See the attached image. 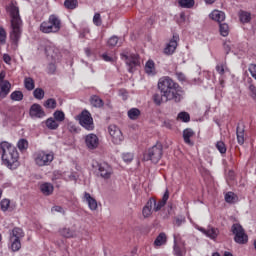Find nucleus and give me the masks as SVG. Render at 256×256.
I'll return each mask as SVG.
<instances>
[{"instance_id": "obj_53", "label": "nucleus", "mask_w": 256, "mask_h": 256, "mask_svg": "<svg viewBox=\"0 0 256 256\" xmlns=\"http://www.w3.org/2000/svg\"><path fill=\"white\" fill-rule=\"evenodd\" d=\"M122 159L125 163H131L133 161V153L128 152L122 155Z\"/></svg>"}, {"instance_id": "obj_19", "label": "nucleus", "mask_w": 256, "mask_h": 256, "mask_svg": "<svg viewBox=\"0 0 256 256\" xmlns=\"http://www.w3.org/2000/svg\"><path fill=\"white\" fill-rule=\"evenodd\" d=\"M153 205H155V199L150 198L146 205L142 209V215L145 219L149 218L150 215H153Z\"/></svg>"}, {"instance_id": "obj_54", "label": "nucleus", "mask_w": 256, "mask_h": 256, "mask_svg": "<svg viewBox=\"0 0 256 256\" xmlns=\"http://www.w3.org/2000/svg\"><path fill=\"white\" fill-rule=\"evenodd\" d=\"M248 71L253 77V79H256V64H249Z\"/></svg>"}, {"instance_id": "obj_23", "label": "nucleus", "mask_w": 256, "mask_h": 256, "mask_svg": "<svg viewBox=\"0 0 256 256\" xmlns=\"http://www.w3.org/2000/svg\"><path fill=\"white\" fill-rule=\"evenodd\" d=\"M198 230L201 231L206 237H209L210 239H217V235H219V230L216 228H208L207 230L203 227L198 228Z\"/></svg>"}, {"instance_id": "obj_31", "label": "nucleus", "mask_w": 256, "mask_h": 256, "mask_svg": "<svg viewBox=\"0 0 256 256\" xmlns=\"http://www.w3.org/2000/svg\"><path fill=\"white\" fill-rule=\"evenodd\" d=\"M186 253H187V250H185V247L179 246V244H177V241H174V255L185 256Z\"/></svg>"}, {"instance_id": "obj_55", "label": "nucleus", "mask_w": 256, "mask_h": 256, "mask_svg": "<svg viewBox=\"0 0 256 256\" xmlns=\"http://www.w3.org/2000/svg\"><path fill=\"white\" fill-rule=\"evenodd\" d=\"M223 47L226 55H229V53H231V42L229 41L224 42Z\"/></svg>"}, {"instance_id": "obj_35", "label": "nucleus", "mask_w": 256, "mask_h": 256, "mask_svg": "<svg viewBox=\"0 0 256 256\" xmlns=\"http://www.w3.org/2000/svg\"><path fill=\"white\" fill-rule=\"evenodd\" d=\"M46 127L51 130L59 129V122L53 118H48L46 120Z\"/></svg>"}, {"instance_id": "obj_40", "label": "nucleus", "mask_w": 256, "mask_h": 256, "mask_svg": "<svg viewBox=\"0 0 256 256\" xmlns=\"http://www.w3.org/2000/svg\"><path fill=\"white\" fill-rule=\"evenodd\" d=\"M219 31L222 37H227V35H229V25L227 23H220Z\"/></svg>"}, {"instance_id": "obj_28", "label": "nucleus", "mask_w": 256, "mask_h": 256, "mask_svg": "<svg viewBox=\"0 0 256 256\" xmlns=\"http://www.w3.org/2000/svg\"><path fill=\"white\" fill-rule=\"evenodd\" d=\"M140 116H141V110H139V108H131L128 111V117L132 121H137V119H139Z\"/></svg>"}, {"instance_id": "obj_4", "label": "nucleus", "mask_w": 256, "mask_h": 256, "mask_svg": "<svg viewBox=\"0 0 256 256\" xmlns=\"http://www.w3.org/2000/svg\"><path fill=\"white\" fill-rule=\"evenodd\" d=\"M41 33H59L61 31V18L52 14L49 16L48 21H44L40 24Z\"/></svg>"}, {"instance_id": "obj_3", "label": "nucleus", "mask_w": 256, "mask_h": 256, "mask_svg": "<svg viewBox=\"0 0 256 256\" xmlns=\"http://www.w3.org/2000/svg\"><path fill=\"white\" fill-rule=\"evenodd\" d=\"M0 149L2 151L3 165L8 169H17L19 167V152L17 148L11 143L4 141L0 143Z\"/></svg>"}, {"instance_id": "obj_39", "label": "nucleus", "mask_w": 256, "mask_h": 256, "mask_svg": "<svg viewBox=\"0 0 256 256\" xmlns=\"http://www.w3.org/2000/svg\"><path fill=\"white\" fill-rule=\"evenodd\" d=\"M44 107L46 109H57V100H55L53 98L47 99L44 102Z\"/></svg>"}, {"instance_id": "obj_61", "label": "nucleus", "mask_w": 256, "mask_h": 256, "mask_svg": "<svg viewBox=\"0 0 256 256\" xmlns=\"http://www.w3.org/2000/svg\"><path fill=\"white\" fill-rule=\"evenodd\" d=\"M3 61H4V63H7V65H10L11 64V56H9V54H4Z\"/></svg>"}, {"instance_id": "obj_41", "label": "nucleus", "mask_w": 256, "mask_h": 256, "mask_svg": "<svg viewBox=\"0 0 256 256\" xmlns=\"http://www.w3.org/2000/svg\"><path fill=\"white\" fill-rule=\"evenodd\" d=\"M216 71L218 74H220L221 77H223V75H225V73H227L229 69L227 68V65H225L224 63H218L216 65Z\"/></svg>"}, {"instance_id": "obj_47", "label": "nucleus", "mask_w": 256, "mask_h": 256, "mask_svg": "<svg viewBox=\"0 0 256 256\" xmlns=\"http://www.w3.org/2000/svg\"><path fill=\"white\" fill-rule=\"evenodd\" d=\"M79 4L77 1H64V7L65 9H68V11H71L73 9H77Z\"/></svg>"}, {"instance_id": "obj_14", "label": "nucleus", "mask_w": 256, "mask_h": 256, "mask_svg": "<svg viewBox=\"0 0 256 256\" xmlns=\"http://www.w3.org/2000/svg\"><path fill=\"white\" fill-rule=\"evenodd\" d=\"M179 45V35L173 34V37L169 41L168 44H166V47L164 48V55H173L175 51L177 50V46Z\"/></svg>"}, {"instance_id": "obj_26", "label": "nucleus", "mask_w": 256, "mask_h": 256, "mask_svg": "<svg viewBox=\"0 0 256 256\" xmlns=\"http://www.w3.org/2000/svg\"><path fill=\"white\" fill-rule=\"evenodd\" d=\"M167 243V234L161 232L154 241V247H161Z\"/></svg>"}, {"instance_id": "obj_10", "label": "nucleus", "mask_w": 256, "mask_h": 256, "mask_svg": "<svg viewBox=\"0 0 256 256\" xmlns=\"http://www.w3.org/2000/svg\"><path fill=\"white\" fill-rule=\"evenodd\" d=\"M92 167L93 169H97L102 179H111V175H113V167H111L107 162H95L92 164Z\"/></svg>"}, {"instance_id": "obj_63", "label": "nucleus", "mask_w": 256, "mask_h": 256, "mask_svg": "<svg viewBox=\"0 0 256 256\" xmlns=\"http://www.w3.org/2000/svg\"><path fill=\"white\" fill-rule=\"evenodd\" d=\"M206 5H213V1H206Z\"/></svg>"}, {"instance_id": "obj_59", "label": "nucleus", "mask_w": 256, "mask_h": 256, "mask_svg": "<svg viewBox=\"0 0 256 256\" xmlns=\"http://www.w3.org/2000/svg\"><path fill=\"white\" fill-rule=\"evenodd\" d=\"M5 77H7V73L5 71L0 72V83L9 82V80H5Z\"/></svg>"}, {"instance_id": "obj_60", "label": "nucleus", "mask_w": 256, "mask_h": 256, "mask_svg": "<svg viewBox=\"0 0 256 256\" xmlns=\"http://www.w3.org/2000/svg\"><path fill=\"white\" fill-rule=\"evenodd\" d=\"M176 77L178 79V81H185L186 80V77H185V74H183L182 72H177L176 73Z\"/></svg>"}, {"instance_id": "obj_21", "label": "nucleus", "mask_w": 256, "mask_h": 256, "mask_svg": "<svg viewBox=\"0 0 256 256\" xmlns=\"http://www.w3.org/2000/svg\"><path fill=\"white\" fill-rule=\"evenodd\" d=\"M11 93V82L0 83V99H5Z\"/></svg>"}, {"instance_id": "obj_7", "label": "nucleus", "mask_w": 256, "mask_h": 256, "mask_svg": "<svg viewBox=\"0 0 256 256\" xmlns=\"http://www.w3.org/2000/svg\"><path fill=\"white\" fill-rule=\"evenodd\" d=\"M231 233L234 235V241L238 245H245L249 242V236L245 233V229L241 224L234 223L231 226Z\"/></svg>"}, {"instance_id": "obj_64", "label": "nucleus", "mask_w": 256, "mask_h": 256, "mask_svg": "<svg viewBox=\"0 0 256 256\" xmlns=\"http://www.w3.org/2000/svg\"><path fill=\"white\" fill-rule=\"evenodd\" d=\"M212 256H221V255H219V253H214Z\"/></svg>"}, {"instance_id": "obj_6", "label": "nucleus", "mask_w": 256, "mask_h": 256, "mask_svg": "<svg viewBox=\"0 0 256 256\" xmlns=\"http://www.w3.org/2000/svg\"><path fill=\"white\" fill-rule=\"evenodd\" d=\"M161 157H163V145L161 143H156L154 146L149 148L144 153V160L151 161L153 163H157L161 161Z\"/></svg>"}, {"instance_id": "obj_8", "label": "nucleus", "mask_w": 256, "mask_h": 256, "mask_svg": "<svg viewBox=\"0 0 256 256\" xmlns=\"http://www.w3.org/2000/svg\"><path fill=\"white\" fill-rule=\"evenodd\" d=\"M24 237L23 229L14 228L10 234L11 250L15 253L21 249V238Z\"/></svg>"}, {"instance_id": "obj_33", "label": "nucleus", "mask_w": 256, "mask_h": 256, "mask_svg": "<svg viewBox=\"0 0 256 256\" xmlns=\"http://www.w3.org/2000/svg\"><path fill=\"white\" fill-rule=\"evenodd\" d=\"M24 87L27 91H33V89H35V80L31 77H26L24 79Z\"/></svg>"}, {"instance_id": "obj_49", "label": "nucleus", "mask_w": 256, "mask_h": 256, "mask_svg": "<svg viewBox=\"0 0 256 256\" xmlns=\"http://www.w3.org/2000/svg\"><path fill=\"white\" fill-rule=\"evenodd\" d=\"M248 91H249V97H251V99H253L256 103V86L253 84H250L248 87Z\"/></svg>"}, {"instance_id": "obj_51", "label": "nucleus", "mask_w": 256, "mask_h": 256, "mask_svg": "<svg viewBox=\"0 0 256 256\" xmlns=\"http://www.w3.org/2000/svg\"><path fill=\"white\" fill-rule=\"evenodd\" d=\"M117 43H119V37L117 36H112L108 42L107 45L108 47H116Z\"/></svg>"}, {"instance_id": "obj_1", "label": "nucleus", "mask_w": 256, "mask_h": 256, "mask_svg": "<svg viewBox=\"0 0 256 256\" xmlns=\"http://www.w3.org/2000/svg\"><path fill=\"white\" fill-rule=\"evenodd\" d=\"M158 89L162 93L165 103L173 101L174 103H181L185 99V90L179 83L175 82L173 78L164 76L158 81Z\"/></svg>"}, {"instance_id": "obj_37", "label": "nucleus", "mask_w": 256, "mask_h": 256, "mask_svg": "<svg viewBox=\"0 0 256 256\" xmlns=\"http://www.w3.org/2000/svg\"><path fill=\"white\" fill-rule=\"evenodd\" d=\"M60 235H62V237H65L66 239H71V237L75 235V232H73V230H71L70 228H62L60 229Z\"/></svg>"}, {"instance_id": "obj_34", "label": "nucleus", "mask_w": 256, "mask_h": 256, "mask_svg": "<svg viewBox=\"0 0 256 256\" xmlns=\"http://www.w3.org/2000/svg\"><path fill=\"white\" fill-rule=\"evenodd\" d=\"M11 207V200L4 198L0 201V209L3 213H7Z\"/></svg>"}, {"instance_id": "obj_48", "label": "nucleus", "mask_w": 256, "mask_h": 256, "mask_svg": "<svg viewBox=\"0 0 256 256\" xmlns=\"http://www.w3.org/2000/svg\"><path fill=\"white\" fill-rule=\"evenodd\" d=\"M178 4L179 7H182L183 9H191L192 7H195V1H179Z\"/></svg>"}, {"instance_id": "obj_43", "label": "nucleus", "mask_w": 256, "mask_h": 256, "mask_svg": "<svg viewBox=\"0 0 256 256\" xmlns=\"http://www.w3.org/2000/svg\"><path fill=\"white\" fill-rule=\"evenodd\" d=\"M33 95L35 99H38V101H41L45 97V91L42 88H36L33 91Z\"/></svg>"}, {"instance_id": "obj_62", "label": "nucleus", "mask_w": 256, "mask_h": 256, "mask_svg": "<svg viewBox=\"0 0 256 256\" xmlns=\"http://www.w3.org/2000/svg\"><path fill=\"white\" fill-rule=\"evenodd\" d=\"M85 53H86L87 57H91V49L85 48Z\"/></svg>"}, {"instance_id": "obj_58", "label": "nucleus", "mask_w": 256, "mask_h": 256, "mask_svg": "<svg viewBox=\"0 0 256 256\" xmlns=\"http://www.w3.org/2000/svg\"><path fill=\"white\" fill-rule=\"evenodd\" d=\"M52 211H55L56 213H62V215H65V210L61 206H54L52 208Z\"/></svg>"}, {"instance_id": "obj_42", "label": "nucleus", "mask_w": 256, "mask_h": 256, "mask_svg": "<svg viewBox=\"0 0 256 256\" xmlns=\"http://www.w3.org/2000/svg\"><path fill=\"white\" fill-rule=\"evenodd\" d=\"M10 99L12 101H23V92L16 90L11 93Z\"/></svg>"}, {"instance_id": "obj_46", "label": "nucleus", "mask_w": 256, "mask_h": 256, "mask_svg": "<svg viewBox=\"0 0 256 256\" xmlns=\"http://www.w3.org/2000/svg\"><path fill=\"white\" fill-rule=\"evenodd\" d=\"M54 119L58 123H63V121H65V113L63 111L57 110L54 112Z\"/></svg>"}, {"instance_id": "obj_9", "label": "nucleus", "mask_w": 256, "mask_h": 256, "mask_svg": "<svg viewBox=\"0 0 256 256\" xmlns=\"http://www.w3.org/2000/svg\"><path fill=\"white\" fill-rule=\"evenodd\" d=\"M45 53L47 57H51L52 61H54L48 64L47 67V73H49V75H53V73L57 71V66L55 65L57 61V49H55L53 45L48 44L45 46Z\"/></svg>"}, {"instance_id": "obj_18", "label": "nucleus", "mask_w": 256, "mask_h": 256, "mask_svg": "<svg viewBox=\"0 0 256 256\" xmlns=\"http://www.w3.org/2000/svg\"><path fill=\"white\" fill-rule=\"evenodd\" d=\"M167 201H169V190L168 189H166V191L160 201L157 202V200H155V204H153V210L155 212L161 211V209H163V207H165V205H167Z\"/></svg>"}, {"instance_id": "obj_13", "label": "nucleus", "mask_w": 256, "mask_h": 256, "mask_svg": "<svg viewBox=\"0 0 256 256\" xmlns=\"http://www.w3.org/2000/svg\"><path fill=\"white\" fill-rule=\"evenodd\" d=\"M121 59H123L126 62V65H128L129 73H133V69L140 65L139 55L136 54H132L130 56L127 54H121Z\"/></svg>"}, {"instance_id": "obj_16", "label": "nucleus", "mask_w": 256, "mask_h": 256, "mask_svg": "<svg viewBox=\"0 0 256 256\" xmlns=\"http://www.w3.org/2000/svg\"><path fill=\"white\" fill-rule=\"evenodd\" d=\"M82 199L87 203L90 211H97L98 209L97 200L93 198L89 192H84Z\"/></svg>"}, {"instance_id": "obj_2", "label": "nucleus", "mask_w": 256, "mask_h": 256, "mask_svg": "<svg viewBox=\"0 0 256 256\" xmlns=\"http://www.w3.org/2000/svg\"><path fill=\"white\" fill-rule=\"evenodd\" d=\"M6 11L9 13L11 19L12 31L10 32V39L13 45H16L17 47L19 40L21 39V34L23 33V30L21 29V27H23V20H21L17 2H10L9 5L6 6Z\"/></svg>"}, {"instance_id": "obj_12", "label": "nucleus", "mask_w": 256, "mask_h": 256, "mask_svg": "<svg viewBox=\"0 0 256 256\" xmlns=\"http://www.w3.org/2000/svg\"><path fill=\"white\" fill-rule=\"evenodd\" d=\"M108 131L114 145H121V143H123V132H121V129H119V127L115 125H110L108 127Z\"/></svg>"}, {"instance_id": "obj_30", "label": "nucleus", "mask_w": 256, "mask_h": 256, "mask_svg": "<svg viewBox=\"0 0 256 256\" xmlns=\"http://www.w3.org/2000/svg\"><path fill=\"white\" fill-rule=\"evenodd\" d=\"M17 147L21 153H25V151L29 149V141H27L25 138H22L17 142Z\"/></svg>"}, {"instance_id": "obj_24", "label": "nucleus", "mask_w": 256, "mask_h": 256, "mask_svg": "<svg viewBox=\"0 0 256 256\" xmlns=\"http://www.w3.org/2000/svg\"><path fill=\"white\" fill-rule=\"evenodd\" d=\"M210 19H212L213 21H217V23L221 24V22L225 21V12L214 10L210 14Z\"/></svg>"}, {"instance_id": "obj_45", "label": "nucleus", "mask_w": 256, "mask_h": 256, "mask_svg": "<svg viewBox=\"0 0 256 256\" xmlns=\"http://www.w3.org/2000/svg\"><path fill=\"white\" fill-rule=\"evenodd\" d=\"M216 149L221 153V155H225L227 153V146L223 141H218L216 143Z\"/></svg>"}, {"instance_id": "obj_20", "label": "nucleus", "mask_w": 256, "mask_h": 256, "mask_svg": "<svg viewBox=\"0 0 256 256\" xmlns=\"http://www.w3.org/2000/svg\"><path fill=\"white\" fill-rule=\"evenodd\" d=\"M191 137H195V131L191 128H186L183 131V139L184 143L186 145H189L190 147H193L195 143L191 140Z\"/></svg>"}, {"instance_id": "obj_29", "label": "nucleus", "mask_w": 256, "mask_h": 256, "mask_svg": "<svg viewBox=\"0 0 256 256\" xmlns=\"http://www.w3.org/2000/svg\"><path fill=\"white\" fill-rule=\"evenodd\" d=\"M239 19L241 23H250L251 22V13L247 11L240 10L239 13Z\"/></svg>"}, {"instance_id": "obj_56", "label": "nucleus", "mask_w": 256, "mask_h": 256, "mask_svg": "<svg viewBox=\"0 0 256 256\" xmlns=\"http://www.w3.org/2000/svg\"><path fill=\"white\" fill-rule=\"evenodd\" d=\"M183 223H185V219H183V218L176 217L174 220V225L176 227H181V225H183Z\"/></svg>"}, {"instance_id": "obj_38", "label": "nucleus", "mask_w": 256, "mask_h": 256, "mask_svg": "<svg viewBox=\"0 0 256 256\" xmlns=\"http://www.w3.org/2000/svg\"><path fill=\"white\" fill-rule=\"evenodd\" d=\"M177 120L182 121V123H189L191 116L187 112H180L177 116Z\"/></svg>"}, {"instance_id": "obj_5", "label": "nucleus", "mask_w": 256, "mask_h": 256, "mask_svg": "<svg viewBox=\"0 0 256 256\" xmlns=\"http://www.w3.org/2000/svg\"><path fill=\"white\" fill-rule=\"evenodd\" d=\"M54 159L53 151L40 150L34 153V162L38 167H47L53 163Z\"/></svg>"}, {"instance_id": "obj_15", "label": "nucleus", "mask_w": 256, "mask_h": 256, "mask_svg": "<svg viewBox=\"0 0 256 256\" xmlns=\"http://www.w3.org/2000/svg\"><path fill=\"white\" fill-rule=\"evenodd\" d=\"M29 115L32 119H43L45 117V110L40 104L34 103L31 105Z\"/></svg>"}, {"instance_id": "obj_22", "label": "nucleus", "mask_w": 256, "mask_h": 256, "mask_svg": "<svg viewBox=\"0 0 256 256\" xmlns=\"http://www.w3.org/2000/svg\"><path fill=\"white\" fill-rule=\"evenodd\" d=\"M40 191L46 197H49V195H53V191H55V187L53 186V184H51L49 182H45L40 185Z\"/></svg>"}, {"instance_id": "obj_36", "label": "nucleus", "mask_w": 256, "mask_h": 256, "mask_svg": "<svg viewBox=\"0 0 256 256\" xmlns=\"http://www.w3.org/2000/svg\"><path fill=\"white\" fill-rule=\"evenodd\" d=\"M226 203H237V195L233 192H227L224 196Z\"/></svg>"}, {"instance_id": "obj_27", "label": "nucleus", "mask_w": 256, "mask_h": 256, "mask_svg": "<svg viewBox=\"0 0 256 256\" xmlns=\"http://www.w3.org/2000/svg\"><path fill=\"white\" fill-rule=\"evenodd\" d=\"M90 103L92 107L101 108L105 105V102H103V99L99 97L98 95H93L90 98Z\"/></svg>"}, {"instance_id": "obj_25", "label": "nucleus", "mask_w": 256, "mask_h": 256, "mask_svg": "<svg viewBox=\"0 0 256 256\" xmlns=\"http://www.w3.org/2000/svg\"><path fill=\"white\" fill-rule=\"evenodd\" d=\"M145 73L147 75H157L155 70V62L153 60H148L145 64Z\"/></svg>"}, {"instance_id": "obj_52", "label": "nucleus", "mask_w": 256, "mask_h": 256, "mask_svg": "<svg viewBox=\"0 0 256 256\" xmlns=\"http://www.w3.org/2000/svg\"><path fill=\"white\" fill-rule=\"evenodd\" d=\"M93 23L96 25V27H101L102 21H101V14L95 13L93 17Z\"/></svg>"}, {"instance_id": "obj_50", "label": "nucleus", "mask_w": 256, "mask_h": 256, "mask_svg": "<svg viewBox=\"0 0 256 256\" xmlns=\"http://www.w3.org/2000/svg\"><path fill=\"white\" fill-rule=\"evenodd\" d=\"M7 41V31L3 27H0V43L3 45Z\"/></svg>"}, {"instance_id": "obj_11", "label": "nucleus", "mask_w": 256, "mask_h": 256, "mask_svg": "<svg viewBox=\"0 0 256 256\" xmlns=\"http://www.w3.org/2000/svg\"><path fill=\"white\" fill-rule=\"evenodd\" d=\"M78 119L81 127L86 129L87 131H93L95 129L93 117L91 116V113L89 111H82L81 114L78 116Z\"/></svg>"}, {"instance_id": "obj_44", "label": "nucleus", "mask_w": 256, "mask_h": 256, "mask_svg": "<svg viewBox=\"0 0 256 256\" xmlns=\"http://www.w3.org/2000/svg\"><path fill=\"white\" fill-rule=\"evenodd\" d=\"M153 101L155 105H161L162 103H165V96H163V93H156L153 95Z\"/></svg>"}, {"instance_id": "obj_17", "label": "nucleus", "mask_w": 256, "mask_h": 256, "mask_svg": "<svg viewBox=\"0 0 256 256\" xmlns=\"http://www.w3.org/2000/svg\"><path fill=\"white\" fill-rule=\"evenodd\" d=\"M88 149H97L99 147V137L95 134H88L85 138Z\"/></svg>"}, {"instance_id": "obj_32", "label": "nucleus", "mask_w": 256, "mask_h": 256, "mask_svg": "<svg viewBox=\"0 0 256 256\" xmlns=\"http://www.w3.org/2000/svg\"><path fill=\"white\" fill-rule=\"evenodd\" d=\"M237 141L239 145H243L245 143V130L241 127H237L236 129Z\"/></svg>"}, {"instance_id": "obj_57", "label": "nucleus", "mask_w": 256, "mask_h": 256, "mask_svg": "<svg viewBox=\"0 0 256 256\" xmlns=\"http://www.w3.org/2000/svg\"><path fill=\"white\" fill-rule=\"evenodd\" d=\"M102 59L107 63H113V57L109 56L107 53L102 54Z\"/></svg>"}]
</instances>
